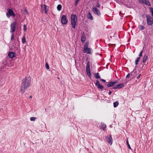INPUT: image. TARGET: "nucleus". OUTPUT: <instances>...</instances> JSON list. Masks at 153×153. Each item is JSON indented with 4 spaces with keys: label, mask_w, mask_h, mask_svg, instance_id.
<instances>
[{
    "label": "nucleus",
    "mask_w": 153,
    "mask_h": 153,
    "mask_svg": "<svg viewBox=\"0 0 153 153\" xmlns=\"http://www.w3.org/2000/svg\"><path fill=\"white\" fill-rule=\"evenodd\" d=\"M137 75L136 70L135 68L131 73V76H132V78L135 77Z\"/></svg>",
    "instance_id": "nucleus-10"
},
{
    "label": "nucleus",
    "mask_w": 153,
    "mask_h": 153,
    "mask_svg": "<svg viewBox=\"0 0 153 153\" xmlns=\"http://www.w3.org/2000/svg\"><path fill=\"white\" fill-rule=\"evenodd\" d=\"M126 144L128 148L129 149H131V150H132L129 144L128 141V140H126Z\"/></svg>",
    "instance_id": "nucleus-27"
},
{
    "label": "nucleus",
    "mask_w": 153,
    "mask_h": 153,
    "mask_svg": "<svg viewBox=\"0 0 153 153\" xmlns=\"http://www.w3.org/2000/svg\"><path fill=\"white\" fill-rule=\"evenodd\" d=\"M100 80L102 81V82H106V80L105 79H100Z\"/></svg>",
    "instance_id": "nucleus-46"
},
{
    "label": "nucleus",
    "mask_w": 153,
    "mask_h": 153,
    "mask_svg": "<svg viewBox=\"0 0 153 153\" xmlns=\"http://www.w3.org/2000/svg\"><path fill=\"white\" fill-rule=\"evenodd\" d=\"M117 85V88L118 89H120L123 87L124 86V84L123 83H120L119 84Z\"/></svg>",
    "instance_id": "nucleus-21"
},
{
    "label": "nucleus",
    "mask_w": 153,
    "mask_h": 153,
    "mask_svg": "<svg viewBox=\"0 0 153 153\" xmlns=\"http://www.w3.org/2000/svg\"><path fill=\"white\" fill-rule=\"evenodd\" d=\"M45 67L48 70L49 69V66L47 62L45 63Z\"/></svg>",
    "instance_id": "nucleus-33"
},
{
    "label": "nucleus",
    "mask_w": 153,
    "mask_h": 153,
    "mask_svg": "<svg viewBox=\"0 0 153 153\" xmlns=\"http://www.w3.org/2000/svg\"><path fill=\"white\" fill-rule=\"evenodd\" d=\"M88 58H86V61H87V63L86 64V68H90V61H88Z\"/></svg>",
    "instance_id": "nucleus-17"
},
{
    "label": "nucleus",
    "mask_w": 153,
    "mask_h": 153,
    "mask_svg": "<svg viewBox=\"0 0 153 153\" xmlns=\"http://www.w3.org/2000/svg\"><path fill=\"white\" fill-rule=\"evenodd\" d=\"M32 96H30L29 97V98H32Z\"/></svg>",
    "instance_id": "nucleus-51"
},
{
    "label": "nucleus",
    "mask_w": 153,
    "mask_h": 153,
    "mask_svg": "<svg viewBox=\"0 0 153 153\" xmlns=\"http://www.w3.org/2000/svg\"><path fill=\"white\" fill-rule=\"evenodd\" d=\"M87 74L89 78H91V72H87Z\"/></svg>",
    "instance_id": "nucleus-36"
},
{
    "label": "nucleus",
    "mask_w": 153,
    "mask_h": 153,
    "mask_svg": "<svg viewBox=\"0 0 153 153\" xmlns=\"http://www.w3.org/2000/svg\"><path fill=\"white\" fill-rule=\"evenodd\" d=\"M31 78L30 76L26 77L23 79L21 83L20 92L24 94L30 85Z\"/></svg>",
    "instance_id": "nucleus-1"
},
{
    "label": "nucleus",
    "mask_w": 153,
    "mask_h": 153,
    "mask_svg": "<svg viewBox=\"0 0 153 153\" xmlns=\"http://www.w3.org/2000/svg\"><path fill=\"white\" fill-rule=\"evenodd\" d=\"M62 8V6L60 4H58L57 7V10L59 11H60L61 10Z\"/></svg>",
    "instance_id": "nucleus-23"
},
{
    "label": "nucleus",
    "mask_w": 153,
    "mask_h": 153,
    "mask_svg": "<svg viewBox=\"0 0 153 153\" xmlns=\"http://www.w3.org/2000/svg\"><path fill=\"white\" fill-rule=\"evenodd\" d=\"M14 39V34H13V33L12 34V35L11 37V40L12 41H13Z\"/></svg>",
    "instance_id": "nucleus-39"
},
{
    "label": "nucleus",
    "mask_w": 153,
    "mask_h": 153,
    "mask_svg": "<svg viewBox=\"0 0 153 153\" xmlns=\"http://www.w3.org/2000/svg\"><path fill=\"white\" fill-rule=\"evenodd\" d=\"M77 17L76 14H72L71 15V23L73 28H75L76 25V20Z\"/></svg>",
    "instance_id": "nucleus-2"
},
{
    "label": "nucleus",
    "mask_w": 153,
    "mask_h": 153,
    "mask_svg": "<svg viewBox=\"0 0 153 153\" xmlns=\"http://www.w3.org/2000/svg\"><path fill=\"white\" fill-rule=\"evenodd\" d=\"M144 4H145L146 5H148V6H150L151 5L150 2L147 0H145V1Z\"/></svg>",
    "instance_id": "nucleus-24"
},
{
    "label": "nucleus",
    "mask_w": 153,
    "mask_h": 153,
    "mask_svg": "<svg viewBox=\"0 0 153 153\" xmlns=\"http://www.w3.org/2000/svg\"><path fill=\"white\" fill-rule=\"evenodd\" d=\"M112 89H117V85H114L112 88Z\"/></svg>",
    "instance_id": "nucleus-41"
},
{
    "label": "nucleus",
    "mask_w": 153,
    "mask_h": 153,
    "mask_svg": "<svg viewBox=\"0 0 153 153\" xmlns=\"http://www.w3.org/2000/svg\"><path fill=\"white\" fill-rule=\"evenodd\" d=\"M87 17L88 19H89L91 20H93V16H92L91 13L90 12H89L88 13V14L87 15Z\"/></svg>",
    "instance_id": "nucleus-15"
},
{
    "label": "nucleus",
    "mask_w": 153,
    "mask_h": 153,
    "mask_svg": "<svg viewBox=\"0 0 153 153\" xmlns=\"http://www.w3.org/2000/svg\"><path fill=\"white\" fill-rule=\"evenodd\" d=\"M86 71L87 72H91V70L90 68H86Z\"/></svg>",
    "instance_id": "nucleus-40"
},
{
    "label": "nucleus",
    "mask_w": 153,
    "mask_h": 153,
    "mask_svg": "<svg viewBox=\"0 0 153 153\" xmlns=\"http://www.w3.org/2000/svg\"><path fill=\"white\" fill-rule=\"evenodd\" d=\"M96 7L98 8H99L100 7V4H99L98 1L96 4Z\"/></svg>",
    "instance_id": "nucleus-38"
},
{
    "label": "nucleus",
    "mask_w": 153,
    "mask_h": 153,
    "mask_svg": "<svg viewBox=\"0 0 153 153\" xmlns=\"http://www.w3.org/2000/svg\"><path fill=\"white\" fill-rule=\"evenodd\" d=\"M112 84H113V85L114 86L115 84H116L118 82L114 81H112Z\"/></svg>",
    "instance_id": "nucleus-44"
},
{
    "label": "nucleus",
    "mask_w": 153,
    "mask_h": 153,
    "mask_svg": "<svg viewBox=\"0 0 153 153\" xmlns=\"http://www.w3.org/2000/svg\"><path fill=\"white\" fill-rule=\"evenodd\" d=\"M130 76H131V73H128L126 75V78H129L130 77Z\"/></svg>",
    "instance_id": "nucleus-43"
},
{
    "label": "nucleus",
    "mask_w": 153,
    "mask_h": 153,
    "mask_svg": "<svg viewBox=\"0 0 153 153\" xmlns=\"http://www.w3.org/2000/svg\"><path fill=\"white\" fill-rule=\"evenodd\" d=\"M112 93V91H109V92H108V94L109 95H111V94Z\"/></svg>",
    "instance_id": "nucleus-48"
},
{
    "label": "nucleus",
    "mask_w": 153,
    "mask_h": 153,
    "mask_svg": "<svg viewBox=\"0 0 153 153\" xmlns=\"http://www.w3.org/2000/svg\"><path fill=\"white\" fill-rule=\"evenodd\" d=\"M113 86L112 81L110 82L107 85V86L108 87H111Z\"/></svg>",
    "instance_id": "nucleus-26"
},
{
    "label": "nucleus",
    "mask_w": 153,
    "mask_h": 153,
    "mask_svg": "<svg viewBox=\"0 0 153 153\" xmlns=\"http://www.w3.org/2000/svg\"><path fill=\"white\" fill-rule=\"evenodd\" d=\"M142 16L143 18H145L146 17V15L144 13L142 15Z\"/></svg>",
    "instance_id": "nucleus-45"
},
{
    "label": "nucleus",
    "mask_w": 153,
    "mask_h": 153,
    "mask_svg": "<svg viewBox=\"0 0 153 153\" xmlns=\"http://www.w3.org/2000/svg\"><path fill=\"white\" fill-rule=\"evenodd\" d=\"M147 39V36H144L143 40V42L145 43L146 42V41Z\"/></svg>",
    "instance_id": "nucleus-35"
},
{
    "label": "nucleus",
    "mask_w": 153,
    "mask_h": 153,
    "mask_svg": "<svg viewBox=\"0 0 153 153\" xmlns=\"http://www.w3.org/2000/svg\"><path fill=\"white\" fill-rule=\"evenodd\" d=\"M7 10V13H6V16L7 18H9L11 16L13 17L16 16V15L12 10L8 8Z\"/></svg>",
    "instance_id": "nucleus-4"
},
{
    "label": "nucleus",
    "mask_w": 153,
    "mask_h": 153,
    "mask_svg": "<svg viewBox=\"0 0 153 153\" xmlns=\"http://www.w3.org/2000/svg\"><path fill=\"white\" fill-rule=\"evenodd\" d=\"M22 42L23 44H24L25 43L26 40L25 35L23 36V37L22 39Z\"/></svg>",
    "instance_id": "nucleus-25"
},
{
    "label": "nucleus",
    "mask_w": 153,
    "mask_h": 153,
    "mask_svg": "<svg viewBox=\"0 0 153 153\" xmlns=\"http://www.w3.org/2000/svg\"><path fill=\"white\" fill-rule=\"evenodd\" d=\"M95 85L97 86V88L100 89H102L104 88V87L102 85L100 84L99 81L98 80H97Z\"/></svg>",
    "instance_id": "nucleus-9"
},
{
    "label": "nucleus",
    "mask_w": 153,
    "mask_h": 153,
    "mask_svg": "<svg viewBox=\"0 0 153 153\" xmlns=\"http://www.w3.org/2000/svg\"><path fill=\"white\" fill-rule=\"evenodd\" d=\"M68 22V19L65 15L62 16L61 19V23L63 25H66Z\"/></svg>",
    "instance_id": "nucleus-5"
},
{
    "label": "nucleus",
    "mask_w": 153,
    "mask_h": 153,
    "mask_svg": "<svg viewBox=\"0 0 153 153\" xmlns=\"http://www.w3.org/2000/svg\"><path fill=\"white\" fill-rule=\"evenodd\" d=\"M94 76L97 79H99L101 77L99 75V74L98 73H95L94 74Z\"/></svg>",
    "instance_id": "nucleus-19"
},
{
    "label": "nucleus",
    "mask_w": 153,
    "mask_h": 153,
    "mask_svg": "<svg viewBox=\"0 0 153 153\" xmlns=\"http://www.w3.org/2000/svg\"><path fill=\"white\" fill-rule=\"evenodd\" d=\"M25 11H27H27L26 10H25Z\"/></svg>",
    "instance_id": "nucleus-52"
},
{
    "label": "nucleus",
    "mask_w": 153,
    "mask_h": 153,
    "mask_svg": "<svg viewBox=\"0 0 153 153\" xmlns=\"http://www.w3.org/2000/svg\"><path fill=\"white\" fill-rule=\"evenodd\" d=\"M42 6H43V5H41V7H42Z\"/></svg>",
    "instance_id": "nucleus-53"
},
{
    "label": "nucleus",
    "mask_w": 153,
    "mask_h": 153,
    "mask_svg": "<svg viewBox=\"0 0 153 153\" xmlns=\"http://www.w3.org/2000/svg\"><path fill=\"white\" fill-rule=\"evenodd\" d=\"M143 49L142 50V51H140V53L138 55L139 57H140V58L141 57H142L143 56Z\"/></svg>",
    "instance_id": "nucleus-29"
},
{
    "label": "nucleus",
    "mask_w": 153,
    "mask_h": 153,
    "mask_svg": "<svg viewBox=\"0 0 153 153\" xmlns=\"http://www.w3.org/2000/svg\"><path fill=\"white\" fill-rule=\"evenodd\" d=\"M148 56L146 54L144 55L142 59V62L145 63L148 60Z\"/></svg>",
    "instance_id": "nucleus-11"
},
{
    "label": "nucleus",
    "mask_w": 153,
    "mask_h": 153,
    "mask_svg": "<svg viewBox=\"0 0 153 153\" xmlns=\"http://www.w3.org/2000/svg\"><path fill=\"white\" fill-rule=\"evenodd\" d=\"M23 29L24 31H26L27 29V25H26L24 24L23 25Z\"/></svg>",
    "instance_id": "nucleus-32"
},
{
    "label": "nucleus",
    "mask_w": 153,
    "mask_h": 153,
    "mask_svg": "<svg viewBox=\"0 0 153 153\" xmlns=\"http://www.w3.org/2000/svg\"><path fill=\"white\" fill-rule=\"evenodd\" d=\"M143 35H144V36H147L146 35V33L145 32H144L143 33Z\"/></svg>",
    "instance_id": "nucleus-49"
},
{
    "label": "nucleus",
    "mask_w": 153,
    "mask_h": 153,
    "mask_svg": "<svg viewBox=\"0 0 153 153\" xmlns=\"http://www.w3.org/2000/svg\"><path fill=\"white\" fill-rule=\"evenodd\" d=\"M79 0H76L74 4V6H77V5L78 2L79 1Z\"/></svg>",
    "instance_id": "nucleus-37"
},
{
    "label": "nucleus",
    "mask_w": 153,
    "mask_h": 153,
    "mask_svg": "<svg viewBox=\"0 0 153 153\" xmlns=\"http://www.w3.org/2000/svg\"><path fill=\"white\" fill-rule=\"evenodd\" d=\"M105 138L108 143L110 145H112V139L111 135L110 134L108 136H107V137H105Z\"/></svg>",
    "instance_id": "nucleus-8"
},
{
    "label": "nucleus",
    "mask_w": 153,
    "mask_h": 153,
    "mask_svg": "<svg viewBox=\"0 0 153 153\" xmlns=\"http://www.w3.org/2000/svg\"><path fill=\"white\" fill-rule=\"evenodd\" d=\"M140 57H137L136 58V59L135 61V65H137L138 64V62H139L140 60Z\"/></svg>",
    "instance_id": "nucleus-18"
},
{
    "label": "nucleus",
    "mask_w": 153,
    "mask_h": 153,
    "mask_svg": "<svg viewBox=\"0 0 153 153\" xmlns=\"http://www.w3.org/2000/svg\"><path fill=\"white\" fill-rule=\"evenodd\" d=\"M36 119V118L34 117H31L30 118V120L31 121H34Z\"/></svg>",
    "instance_id": "nucleus-34"
},
{
    "label": "nucleus",
    "mask_w": 153,
    "mask_h": 153,
    "mask_svg": "<svg viewBox=\"0 0 153 153\" xmlns=\"http://www.w3.org/2000/svg\"><path fill=\"white\" fill-rule=\"evenodd\" d=\"M106 127V125L104 123H103L102 124L101 126L100 127V129L103 130H104L105 129Z\"/></svg>",
    "instance_id": "nucleus-22"
},
{
    "label": "nucleus",
    "mask_w": 153,
    "mask_h": 153,
    "mask_svg": "<svg viewBox=\"0 0 153 153\" xmlns=\"http://www.w3.org/2000/svg\"><path fill=\"white\" fill-rule=\"evenodd\" d=\"M141 75V74H140L137 77V78H136L137 79H139V78H140V76Z\"/></svg>",
    "instance_id": "nucleus-47"
},
{
    "label": "nucleus",
    "mask_w": 153,
    "mask_h": 153,
    "mask_svg": "<svg viewBox=\"0 0 153 153\" xmlns=\"http://www.w3.org/2000/svg\"><path fill=\"white\" fill-rule=\"evenodd\" d=\"M145 0H139L140 3H142L143 4H144V2Z\"/></svg>",
    "instance_id": "nucleus-42"
},
{
    "label": "nucleus",
    "mask_w": 153,
    "mask_h": 153,
    "mask_svg": "<svg viewBox=\"0 0 153 153\" xmlns=\"http://www.w3.org/2000/svg\"><path fill=\"white\" fill-rule=\"evenodd\" d=\"M91 49L89 48H84L83 52L84 53L86 52L87 54H91Z\"/></svg>",
    "instance_id": "nucleus-12"
},
{
    "label": "nucleus",
    "mask_w": 153,
    "mask_h": 153,
    "mask_svg": "<svg viewBox=\"0 0 153 153\" xmlns=\"http://www.w3.org/2000/svg\"><path fill=\"white\" fill-rule=\"evenodd\" d=\"M138 28L140 30L142 31L145 28V27L144 26L140 25H138Z\"/></svg>",
    "instance_id": "nucleus-16"
},
{
    "label": "nucleus",
    "mask_w": 153,
    "mask_h": 153,
    "mask_svg": "<svg viewBox=\"0 0 153 153\" xmlns=\"http://www.w3.org/2000/svg\"><path fill=\"white\" fill-rule=\"evenodd\" d=\"M146 23L148 26H151L153 24V18L149 15H146Z\"/></svg>",
    "instance_id": "nucleus-3"
},
{
    "label": "nucleus",
    "mask_w": 153,
    "mask_h": 153,
    "mask_svg": "<svg viewBox=\"0 0 153 153\" xmlns=\"http://www.w3.org/2000/svg\"><path fill=\"white\" fill-rule=\"evenodd\" d=\"M44 10H45V13L46 14L47 13V12L48 11V9H47V6L45 4L44 5Z\"/></svg>",
    "instance_id": "nucleus-28"
},
{
    "label": "nucleus",
    "mask_w": 153,
    "mask_h": 153,
    "mask_svg": "<svg viewBox=\"0 0 153 153\" xmlns=\"http://www.w3.org/2000/svg\"><path fill=\"white\" fill-rule=\"evenodd\" d=\"M16 55V53L14 52H10L8 54V56L10 58H13Z\"/></svg>",
    "instance_id": "nucleus-13"
},
{
    "label": "nucleus",
    "mask_w": 153,
    "mask_h": 153,
    "mask_svg": "<svg viewBox=\"0 0 153 153\" xmlns=\"http://www.w3.org/2000/svg\"><path fill=\"white\" fill-rule=\"evenodd\" d=\"M119 104V102L118 101H116L113 103V106L114 107H117Z\"/></svg>",
    "instance_id": "nucleus-20"
},
{
    "label": "nucleus",
    "mask_w": 153,
    "mask_h": 153,
    "mask_svg": "<svg viewBox=\"0 0 153 153\" xmlns=\"http://www.w3.org/2000/svg\"><path fill=\"white\" fill-rule=\"evenodd\" d=\"M16 23L15 22H14L11 24L10 25V33H13L15 31L16 27Z\"/></svg>",
    "instance_id": "nucleus-6"
},
{
    "label": "nucleus",
    "mask_w": 153,
    "mask_h": 153,
    "mask_svg": "<svg viewBox=\"0 0 153 153\" xmlns=\"http://www.w3.org/2000/svg\"><path fill=\"white\" fill-rule=\"evenodd\" d=\"M86 40V37L84 33H83L81 37V41L82 42V43H84L85 41V40Z\"/></svg>",
    "instance_id": "nucleus-14"
},
{
    "label": "nucleus",
    "mask_w": 153,
    "mask_h": 153,
    "mask_svg": "<svg viewBox=\"0 0 153 153\" xmlns=\"http://www.w3.org/2000/svg\"><path fill=\"white\" fill-rule=\"evenodd\" d=\"M140 65H142V67L140 69V70H143L144 69V68H143V67H144V65L146 66V65H145V64H144V65H143V64L142 63H140Z\"/></svg>",
    "instance_id": "nucleus-31"
},
{
    "label": "nucleus",
    "mask_w": 153,
    "mask_h": 153,
    "mask_svg": "<svg viewBox=\"0 0 153 153\" xmlns=\"http://www.w3.org/2000/svg\"><path fill=\"white\" fill-rule=\"evenodd\" d=\"M92 10L95 14L99 16H100L101 15L100 11L97 7H93Z\"/></svg>",
    "instance_id": "nucleus-7"
},
{
    "label": "nucleus",
    "mask_w": 153,
    "mask_h": 153,
    "mask_svg": "<svg viewBox=\"0 0 153 153\" xmlns=\"http://www.w3.org/2000/svg\"><path fill=\"white\" fill-rule=\"evenodd\" d=\"M17 41L19 42V38H17Z\"/></svg>",
    "instance_id": "nucleus-50"
},
{
    "label": "nucleus",
    "mask_w": 153,
    "mask_h": 153,
    "mask_svg": "<svg viewBox=\"0 0 153 153\" xmlns=\"http://www.w3.org/2000/svg\"><path fill=\"white\" fill-rule=\"evenodd\" d=\"M88 45H89V42H85V44L84 45V46L85 47L84 48H88Z\"/></svg>",
    "instance_id": "nucleus-30"
},
{
    "label": "nucleus",
    "mask_w": 153,
    "mask_h": 153,
    "mask_svg": "<svg viewBox=\"0 0 153 153\" xmlns=\"http://www.w3.org/2000/svg\"><path fill=\"white\" fill-rule=\"evenodd\" d=\"M102 8H103V6H102Z\"/></svg>",
    "instance_id": "nucleus-54"
}]
</instances>
